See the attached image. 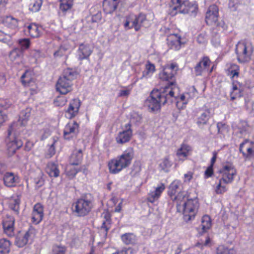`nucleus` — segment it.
I'll return each instance as SVG.
<instances>
[{"label":"nucleus","instance_id":"nucleus-1","mask_svg":"<svg viewBox=\"0 0 254 254\" xmlns=\"http://www.w3.org/2000/svg\"><path fill=\"white\" fill-rule=\"evenodd\" d=\"M174 96V92L172 91V89L165 86L160 90H153L145 103L151 111H157L160 110L162 105H164L170 98L173 97Z\"/></svg>","mask_w":254,"mask_h":254},{"label":"nucleus","instance_id":"nucleus-2","mask_svg":"<svg viewBox=\"0 0 254 254\" xmlns=\"http://www.w3.org/2000/svg\"><path fill=\"white\" fill-rule=\"evenodd\" d=\"M134 152L133 148L128 147L123 153L116 159L111 160L108 163L110 172L117 174L123 169L128 167L134 157Z\"/></svg>","mask_w":254,"mask_h":254},{"label":"nucleus","instance_id":"nucleus-3","mask_svg":"<svg viewBox=\"0 0 254 254\" xmlns=\"http://www.w3.org/2000/svg\"><path fill=\"white\" fill-rule=\"evenodd\" d=\"M74 70L67 68L64 70L56 84V89L61 94L65 95L72 90L73 80L77 76Z\"/></svg>","mask_w":254,"mask_h":254},{"label":"nucleus","instance_id":"nucleus-4","mask_svg":"<svg viewBox=\"0 0 254 254\" xmlns=\"http://www.w3.org/2000/svg\"><path fill=\"white\" fill-rule=\"evenodd\" d=\"M219 173L221 175V178L216 186L215 192L217 194H222L227 190L226 186L222 184L231 183L234 180V177L237 174V171L231 163H228L223 166Z\"/></svg>","mask_w":254,"mask_h":254},{"label":"nucleus","instance_id":"nucleus-5","mask_svg":"<svg viewBox=\"0 0 254 254\" xmlns=\"http://www.w3.org/2000/svg\"><path fill=\"white\" fill-rule=\"evenodd\" d=\"M93 198L90 193L86 194L73 204L74 212L79 217L87 215L93 207Z\"/></svg>","mask_w":254,"mask_h":254},{"label":"nucleus","instance_id":"nucleus-6","mask_svg":"<svg viewBox=\"0 0 254 254\" xmlns=\"http://www.w3.org/2000/svg\"><path fill=\"white\" fill-rule=\"evenodd\" d=\"M253 48L250 44L244 42H239L236 46L235 52L239 63L249 62L253 52Z\"/></svg>","mask_w":254,"mask_h":254},{"label":"nucleus","instance_id":"nucleus-7","mask_svg":"<svg viewBox=\"0 0 254 254\" xmlns=\"http://www.w3.org/2000/svg\"><path fill=\"white\" fill-rule=\"evenodd\" d=\"M198 207L197 198L188 199L186 202L183 203L181 210L183 211L184 219L186 222H189L194 218Z\"/></svg>","mask_w":254,"mask_h":254},{"label":"nucleus","instance_id":"nucleus-8","mask_svg":"<svg viewBox=\"0 0 254 254\" xmlns=\"http://www.w3.org/2000/svg\"><path fill=\"white\" fill-rule=\"evenodd\" d=\"M178 69L177 64H176L172 63L170 64H167L164 67L162 72L159 74L160 78L164 81H168V85L166 86L171 87L175 83V75L177 73V71Z\"/></svg>","mask_w":254,"mask_h":254},{"label":"nucleus","instance_id":"nucleus-9","mask_svg":"<svg viewBox=\"0 0 254 254\" xmlns=\"http://www.w3.org/2000/svg\"><path fill=\"white\" fill-rule=\"evenodd\" d=\"M188 4H190L188 0L182 2V0H171L170 14L172 16H174L178 13L187 14Z\"/></svg>","mask_w":254,"mask_h":254},{"label":"nucleus","instance_id":"nucleus-10","mask_svg":"<svg viewBox=\"0 0 254 254\" xmlns=\"http://www.w3.org/2000/svg\"><path fill=\"white\" fill-rule=\"evenodd\" d=\"M219 8L215 4H212L208 8L205 15V21L208 25L215 24L219 16Z\"/></svg>","mask_w":254,"mask_h":254},{"label":"nucleus","instance_id":"nucleus-11","mask_svg":"<svg viewBox=\"0 0 254 254\" xmlns=\"http://www.w3.org/2000/svg\"><path fill=\"white\" fill-rule=\"evenodd\" d=\"M130 127V124H127L125 126V129L118 133L116 138L118 143L124 144L130 140L132 134V131Z\"/></svg>","mask_w":254,"mask_h":254},{"label":"nucleus","instance_id":"nucleus-12","mask_svg":"<svg viewBox=\"0 0 254 254\" xmlns=\"http://www.w3.org/2000/svg\"><path fill=\"white\" fill-rule=\"evenodd\" d=\"M81 106L80 101L78 99H73L69 104L67 109L65 112L67 114L66 117L72 119L77 115Z\"/></svg>","mask_w":254,"mask_h":254},{"label":"nucleus","instance_id":"nucleus-13","mask_svg":"<svg viewBox=\"0 0 254 254\" xmlns=\"http://www.w3.org/2000/svg\"><path fill=\"white\" fill-rule=\"evenodd\" d=\"M79 125L75 121L68 123L64 130V136L66 139H69L76 135L78 131Z\"/></svg>","mask_w":254,"mask_h":254},{"label":"nucleus","instance_id":"nucleus-14","mask_svg":"<svg viewBox=\"0 0 254 254\" xmlns=\"http://www.w3.org/2000/svg\"><path fill=\"white\" fill-rule=\"evenodd\" d=\"M43 207L40 203H36L33 207L32 213V222L35 224H39L44 216Z\"/></svg>","mask_w":254,"mask_h":254},{"label":"nucleus","instance_id":"nucleus-15","mask_svg":"<svg viewBox=\"0 0 254 254\" xmlns=\"http://www.w3.org/2000/svg\"><path fill=\"white\" fill-rule=\"evenodd\" d=\"M181 37L178 34H170L167 37V44L170 49L175 51L179 50L181 47Z\"/></svg>","mask_w":254,"mask_h":254},{"label":"nucleus","instance_id":"nucleus-16","mask_svg":"<svg viewBox=\"0 0 254 254\" xmlns=\"http://www.w3.org/2000/svg\"><path fill=\"white\" fill-rule=\"evenodd\" d=\"M211 61L208 57H204L194 67V72L196 76L201 75L203 70L210 65Z\"/></svg>","mask_w":254,"mask_h":254},{"label":"nucleus","instance_id":"nucleus-17","mask_svg":"<svg viewBox=\"0 0 254 254\" xmlns=\"http://www.w3.org/2000/svg\"><path fill=\"white\" fill-rule=\"evenodd\" d=\"M252 142L246 139L240 145V152L243 154L244 157L248 158L252 154L253 150L252 147Z\"/></svg>","mask_w":254,"mask_h":254},{"label":"nucleus","instance_id":"nucleus-18","mask_svg":"<svg viewBox=\"0 0 254 254\" xmlns=\"http://www.w3.org/2000/svg\"><path fill=\"white\" fill-rule=\"evenodd\" d=\"M23 56V52L22 50L18 48L13 49L9 55L10 60L18 64L22 63Z\"/></svg>","mask_w":254,"mask_h":254},{"label":"nucleus","instance_id":"nucleus-19","mask_svg":"<svg viewBox=\"0 0 254 254\" xmlns=\"http://www.w3.org/2000/svg\"><path fill=\"white\" fill-rule=\"evenodd\" d=\"M120 0H104L103 2V7L106 13H112L117 8Z\"/></svg>","mask_w":254,"mask_h":254},{"label":"nucleus","instance_id":"nucleus-20","mask_svg":"<svg viewBox=\"0 0 254 254\" xmlns=\"http://www.w3.org/2000/svg\"><path fill=\"white\" fill-rule=\"evenodd\" d=\"M23 145L22 141L17 138L10 141L7 143V153L9 155H13Z\"/></svg>","mask_w":254,"mask_h":254},{"label":"nucleus","instance_id":"nucleus-21","mask_svg":"<svg viewBox=\"0 0 254 254\" xmlns=\"http://www.w3.org/2000/svg\"><path fill=\"white\" fill-rule=\"evenodd\" d=\"M92 53V49L89 45L81 44L79 45L78 55L80 60L88 58Z\"/></svg>","mask_w":254,"mask_h":254},{"label":"nucleus","instance_id":"nucleus-22","mask_svg":"<svg viewBox=\"0 0 254 254\" xmlns=\"http://www.w3.org/2000/svg\"><path fill=\"white\" fill-rule=\"evenodd\" d=\"M30 234L29 231L25 233H19L15 237V244L19 248L24 247L27 243Z\"/></svg>","mask_w":254,"mask_h":254},{"label":"nucleus","instance_id":"nucleus-23","mask_svg":"<svg viewBox=\"0 0 254 254\" xmlns=\"http://www.w3.org/2000/svg\"><path fill=\"white\" fill-rule=\"evenodd\" d=\"M210 118V110L207 109L200 112L197 117L196 123L199 127H203L207 124Z\"/></svg>","mask_w":254,"mask_h":254},{"label":"nucleus","instance_id":"nucleus-24","mask_svg":"<svg viewBox=\"0 0 254 254\" xmlns=\"http://www.w3.org/2000/svg\"><path fill=\"white\" fill-rule=\"evenodd\" d=\"M82 158V150H74L69 158V164L71 165H78L81 163Z\"/></svg>","mask_w":254,"mask_h":254},{"label":"nucleus","instance_id":"nucleus-25","mask_svg":"<svg viewBox=\"0 0 254 254\" xmlns=\"http://www.w3.org/2000/svg\"><path fill=\"white\" fill-rule=\"evenodd\" d=\"M18 179V177L14 175L13 173L7 172L4 175L3 180L6 187H12L15 186Z\"/></svg>","mask_w":254,"mask_h":254},{"label":"nucleus","instance_id":"nucleus-26","mask_svg":"<svg viewBox=\"0 0 254 254\" xmlns=\"http://www.w3.org/2000/svg\"><path fill=\"white\" fill-rule=\"evenodd\" d=\"M187 193L185 191H180L177 195L171 197V199L176 202L178 210H181L183 206V203L185 201Z\"/></svg>","mask_w":254,"mask_h":254},{"label":"nucleus","instance_id":"nucleus-27","mask_svg":"<svg viewBox=\"0 0 254 254\" xmlns=\"http://www.w3.org/2000/svg\"><path fill=\"white\" fill-rule=\"evenodd\" d=\"M135 15L130 14L126 17V21L124 23V27L126 29L134 28L136 31L139 30V27L135 25Z\"/></svg>","mask_w":254,"mask_h":254},{"label":"nucleus","instance_id":"nucleus-28","mask_svg":"<svg viewBox=\"0 0 254 254\" xmlns=\"http://www.w3.org/2000/svg\"><path fill=\"white\" fill-rule=\"evenodd\" d=\"M46 171L50 177L57 178L59 176L60 171L58 166L53 162L49 163L47 164Z\"/></svg>","mask_w":254,"mask_h":254},{"label":"nucleus","instance_id":"nucleus-29","mask_svg":"<svg viewBox=\"0 0 254 254\" xmlns=\"http://www.w3.org/2000/svg\"><path fill=\"white\" fill-rule=\"evenodd\" d=\"M164 189L165 186L162 184L160 186L157 187L154 191L151 192L149 194L147 197L148 201L151 203L154 202L155 200L158 198Z\"/></svg>","mask_w":254,"mask_h":254},{"label":"nucleus","instance_id":"nucleus-30","mask_svg":"<svg viewBox=\"0 0 254 254\" xmlns=\"http://www.w3.org/2000/svg\"><path fill=\"white\" fill-rule=\"evenodd\" d=\"M21 81L23 85L24 86H29L33 82V78L32 77V72L26 70L21 77Z\"/></svg>","mask_w":254,"mask_h":254},{"label":"nucleus","instance_id":"nucleus-31","mask_svg":"<svg viewBox=\"0 0 254 254\" xmlns=\"http://www.w3.org/2000/svg\"><path fill=\"white\" fill-rule=\"evenodd\" d=\"M211 226V221L208 215H204L201 219V230L199 233L202 235L209 230Z\"/></svg>","mask_w":254,"mask_h":254},{"label":"nucleus","instance_id":"nucleus-32","mask_svg":"<svg viewBox=\"0 0 254 254\" xmlns=\"http://www.w3.org/2000/svg\"><path fill=\"white\" fill-rule=\"evenodd\" d=\"M191 150V147L187 144H182L180 148L177 151V155L179 158H186L189 155V152Z\"/></svg>","mask_w":254,"mask_h":254},{"label":"nucleus","instance_id":"nucleus-33","mask_svg":"<svg viewBox=\"0 0 254 254\" xmlns=\"http://www.w3.org/2000/svg\"><path fill=\"white\" fill-rule=\"evenodd\" d=\"M10 243L5 239L0 240V254H6L9 252Z\"/></svg>","mask_w":254,"mask_h":254},{"label":"nucleus","instance_id":"nucleus-34","mask_svg":"<svg viewBox=\"0 0 254 254\" xmlns=\"http://www.w3.org/2000/svg\"><path fill=\"white\" fill-rule=\"evenodd\" d=\"M121 239L126 245L132 244L136 241V236L132 233H126L122 235Z\"/></svg>","mask_w":254,"mask_h":254},{"label":"nucleus","instance_id":"nucleus-35","mask_svg":"<svg viewBox=\"0 0 254 254\" xmlns=\"http://www.w3.org/2000/svg\"><path fill=\"white\" fill-rule=\"evenodd\" d=\"M20 199L19 196L13 197L10 200L9 207L16 214L18 213Z\"/></svg>","mask_w":254,"mask_h":254},{"label":"nucleus","instance_id":"nucleus-36","mask_svg":"<svg viewBox=\"0 0 254 254\" xmlns=\"http://www.w3.org/2000/svg\"><path fill=\"white\" fill-rule=\"evenodd\" d=\"M181 183L177 181H174L170 186L168 190V194L170 197L174 196L179 190Z\"/></svg>","mask_w":254,"mask_h":254},{"label":"nucleus","instance_id":"nucleus-37","mask_svg":"<svg viewBox=\"0 0 254 254\" xmlns=\"http://www.w3.org/2000/svg\"><path fill=\"white\" fill-rule=\"evenodd\" d=\"M42 0H31L29 5V9L32 12L38 11L42 5Z\"/></svg>","mask_w":254,"mask_h":254},{"label":"nucleus","instance_id":"nucleus-38","mask_svg":"<svg viewBox=\"0 0 254 254\" xmlns=\"http://www.w3.org/2000/svg\"><path fill=\"white\" fill-rule=\"evenodd\" d=\"M4 22L5 24L11 29H15L18 27V21L16 19L11 16H7Z\"/></svg>","mask_w":254,"mask_h":254},{"label":"nucleus","instance_id":"nucleus-39","mask_svg":"<svg viewBox=\"0 0 254 254\" xmlns=\"http://www.w3.org/2000/svg\"><path fill=\"white\" fill-rule=\"evenodd\" d=\"M28 32L31 37L35 38L39 36L38 27L35 24H30L27 26Z\"/></svg>","mask_w":254,"mask_h":254},{"label":"nucleus","instance_id":"nucleus-40","mask_svg":"<svg viewBox=\"0 0 254 254\" xmlns=\"http://www.w3.org/2000/svg\"><path fill=\"white\" fill-rule=\"evenodd\" d=\"M155 70V66L153 64L148 62L146 64L145 71L143 72L142 77H148L152 74Z\"/></svg>","mask_w":254,"mask_h":254},{"label":"nucleus","instance_id":"nucleus-41","mask_svg":"<svg viewBox=\"0 0 254 254\" xmlns=\"http://www.w3.org/2000/svg\"><path fill=\"white\" fill-rule=\"evenodd\" d=\"M135 25H137L139 27V30L141 27L144 26V22L146 21V15L142 13H140L138 15H135Z\"/></svg>","mask_w":254,"mask_h":254},{"label":"nucleus","instance_id":"nucleus-42","mask_svg":"<svg viewBox=\"0 0 254 254\" xmlns=\"http://www.w3.org/2000/svg\"><path fill=\"white\" fill-rule=\"evenodd\" d=\"M31 109L30 108H27L22 110L20 114L19 118L21 120L22 124L24 121H27L31 115Z\"/></svg>","mask_w":254,"mask_h":254},{"label":"nucleus","instance_id":"nucleus-43","mask_svg":"<svg viewBox=\"0 0 254 254\" xmlns=\"http://www.w3.org/2000/svg\"><path fill=\"white\" fill-rule=\"evenodd\" d=\"M159 166L162 170L167 172L169 171V168L172 166V163L169 160L168 158L166 157L162 160V162L160 163Z\"/></svg>","mask_w":254,"mask_h":254},{"label":"nucleus","instance_id":"nucleus-44","mask_svg":"<svg viewBox=\"0 0 254 254\" xmlns=\"http://www.w3.org/2000/svg\"><path fill=\"white\" fill-rule=\"evenodd\" d=\"M67 102L66 97L63 96H58L54 101V103L56 106H63Z\"/></svg>","mask_w":254,"mask_h":254},{"label":"nucleus","instance_id":"nucleus-45","mask_svg":"<svg viewBox=\"0 0 254 254\" xmlns=\"http://www.w3.org/2000/svg\"><path fill=\"white\" fill-rule=\"evenodd\" d=\"M4 233L8 236H12L14 234V226L7 225L6 223L2 224Z\"/></svg>","mask_w":254,"mask_h":254},{"label":"nucleus","instance_id":"nucleus-46","mask_svg":"<svg viewBox=\"0 0 254 254\" xmlns=\"http://www.w3.org/2000/svg\"><path fill=\"white\" fill-rule=\"evenodd\" d=\"M187 14H189L190 15H195L197 13V6L196 4H192L190 2V4H188L187 8Z\"/></svg>","mask_w":254,"mask_h":254},{"label":"nucleus","instance_id":"nucleus-47","mask_svg":"<svg viewBox=\"0 0 254 254\" xmlns=\"http://www.w3.org/2000/svg\"><path fill=\"white\" fill-rule=\"evenodd\" d=\"M21 46L20 49L24 50L27 49L29 48L30 45V41L28 39H23L19 40L18 42Z\"/></svg>","mask_w":254,"mask_h":254},{"label":"nucleus","instance_id":"nucleus-48","mask_svg":"<svg viewBox=\"0 0 254 254\" xmlns=\"http://www.w3.org/2000/svg\"><path fill=\"white\" fill-rule=\"evenodd\" d=\"M212 25L216 26L218 30L220 31H223L227 29V25L223 20L218 21L217 20L216 23L213 24Z\"/></svg>","mask_w":254,"mask_h":254},{"label":"nucleus","instance_id":"nucleus-49","mask_svg":"<svg viewBox=\"0 0 254 254\" xmlns=\"http://www.w3.org/2000/svg\"><path fill=\"white\" fill-rule=\"evenodd\" d=\"M65 252V249L64 247L55 246L53 248L52 254H64Z\"/></svg>","mask_w":254,"mask_h":254},{"label":"nucleus","instance_id":"nucleus-50","mask_svg":"<svg viewBox=\"0 0 254 254\" xmlns=\"http://www.w3.org/2000/svg\"><path fill=\"white\" fill-rule=\"evenodd\" d=\"M66 51V49L64 47H60L58 50L56 51L54 56L55 57H61L64 56L65 55V53Z\"/></svg>","mask_w":254,"mask_h":254},{"label":"nucleus","instance_id":"nucleus-51","mask_svg":"<svg viewBox=\"0 0 254 254\" xmlns=\"http://www.w3.org/2000/svg\"><path fill=\"white\" fill-rule=\"evenodd\" d=\"M219 251V254H236V251L233 248H223Z\"/></svg>","mask_w":254,"mask_h":254},{"label":"nucleus","instance_id":"nucleus-52","mask_svg":"<svg viewBox=\"0 0 254 254\" xmlns=\"http://www.w3.org/2000/svg\"><path fill=\"white\" fill-rule=\"evenodd\" d=\"M14 218L13 216L7 215L3 220L2 224L6 223L7 225L14 226Z\"/></svg>","mask_w":254,"mask_h":254},{"label":"nucleus","instance_id":"nucleus-53","mask_svg":"<svg viewBox=\"0 0 254 254\" xmlns=\"http://www.w3.org/2000/svg\"><path fill=\"white\" fill-rule=\"evenodd\" d=\"M73 3L69 2H62L60 4V9L62 11L65 12L67 10L70 9L72 6Z\"/></svg>","mask_w":254,"mask_h":254},{"label":"nucleus","instance_id":"nucleus-54","mask_svg":"<svg viewBox=\"0 0 254 254\" xmlns=\"http://www.w3.org/2000/svg\"><path fill=\"white\" fill-rule=\"evenodd\" d=\"M79 171V170L75 168H72L67 171L66 175L70 179H72L76 176V174Z\"/></svg>","mask_w":254,"mask_h":254},{"label":"nucleus","instance_id":"nucleus-55","mask_svg":"<svg viewBox=\"0 0 254 254\" xmlns=\"http://www.w3.org/2000/svg\"><path fill=\"white\" fill-rule=\"evenodd\" d=\"M111 223H109V222L103 221L101 227V230L103 231V233H105V235H107V232L110 229Z\"/></svg>","mask_w":254,"mask_h":254},{"label":"nucleus","instance_id":"nucleus-56","mask_svg":"<svg viewBox=\"0 0 254 254\" xmlns=\"http://www.w3.org/2000/svg\"><path fill=\"white\" fill-rule=\"evenodd\" d=\"M10 36L4 33L2 31L0 30V41L3 43H8L9 41Z\"/></svg>","mask_w":254,"mask_h":254},{"label":"nucleus","instance_id":"nucleus-57","mask_svg":"<svg viewBox=\"0 0 254 254\" xmlns=\"http://www.w3.org/2000/svg\"><path fill=\"white\" fill-rule=\"evenodd\" d=\"M102 13L101 11H98L92 16V21L93 22H98L101 20Z\"/></svg>","mask_w":254,"mask_h":254},{"label":"nucleus","instance_id":"nucleus-58","mask_svg":"<svg viewBox=\"0 0 254 254\" xmlns=\"http://www.w3.org/2000/svg\"><path fill=\"white\" fill-rule=\"evenodd\" d=\"M213 166L210 165L207 168V169L205 171V175L206 177L208 178V177H211L212 175V174L213 173Z\"/></svg>","mask_w":254,"mask_h":254},{"label":"nucleus","instance_id":"nucleus-59","mask_svg":"<svg viewBox=\"0 0 254 254\" xmlns=\"http://www.w3.org/2000/svg\"><path fill=\"white\" fill-rule=\"evenodd\" d=\"M232 67L233 68V69L231 70V73L233 75V77H235V76H238L239 74L238 66L236 64H234Z\"/></svg>","mask_w":254,"mask_h":254},{"label":"nucleus","instance_id":"nucleus-60","mask_svg":"<svg viewBox=\"0 0 254 254\" xmlns=\"http://www.w3.org/2000/svg\"><path fill=\"white\" fill-rule=\"evenodd\" d=\"M193 173L191 172H188L187 174L184 175L185 182H190L193 177Z\"/></svg>","mask_w":254,"mask_h":254},{"label":"nucleus","instance_id":"nucleus-61","mask_svg":"<svg viewBox=\"0 0 254 254\" xmlns=\"http://www.w3.org/2000/svg\"><path fill=\"white\" fill-rule=\"evenodd\" d=\"M7 117L0 111V127L7 120Z\"/></svg>","mask_w":254,"mask_h":254},{"label":"nucleus","instance_id":"nucleus-62","mask_svg":"<svg viewBox=\"0 0 254 254\" xmlns=\"http://www.w3.org/2000/svg\"><path fill=\"white\" fill-rule=\"evenodd\" d=\"M133 170L135 173H138L141 171V166L139 162H135L133 165Z\"/></svg>","mask_w":254,"mask_h":254},{"label":"nucleus","instance_id":"nucleus-63","mask_svg":"<svg viewBox=\"0 0 254 254\" xmlns=\"http://www.w3.org/2000/svg\"><path fill=\"white\" fill-rule=\"evenodd\" d=\"M130 94L129 90H123L120 91L119 96L120 97H127Z\"/></svg>","mask_w":254,"mask_h":254},{"label":"nucleus","instance_id":"nucleus-64","mask_svg":"<svg viewBox=\"0 0 254 254\" xmlns=\"http://www.w3.org/2000/svg\"><path fill=\"white\" fill-rule=\"evenodd\" d=\"M33 146V144L32 142L27 141L24 146V149L26 151H30Z\"/></svg>","mask_w":254,"mask_h":254}]
</instances>
